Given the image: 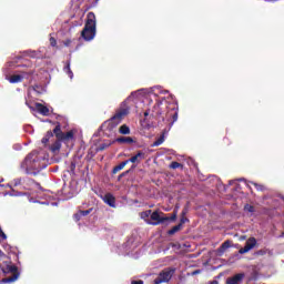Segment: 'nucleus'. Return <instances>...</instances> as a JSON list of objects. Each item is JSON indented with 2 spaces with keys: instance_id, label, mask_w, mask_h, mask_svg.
I'll list each match as a JSON object with an SVG mask.
<instances>
[{
  "instance_id": "f257e3e1",
  "label": "nucleus",
  "mask_w": 284,
  "mask_h": 284,
  "mask_svg": "<svg viewBox=\"0 0 284 284\" xmlns=\"http://www.w3.org/2000/svg\"><path fill=\"white\" fill-rule=\"evenodd\" d=\"M81 37L84 41H92V39L97 37V16L94 12H89L87 14V21L81 31Z\"/></svg>"
},
{
  "instance_id": "f03ea898",
  "label": "nucleus",
  "mask_w": 284,
  "mask_h": 284,
  "mask_svg": "<svg viewBox=\"0 0 284 284\" xmlns=\"http://www.w3.org/2000/svg\"><path fill=\"white\" fill-rule=\"evenodd\" d=\"M128 114V110H123L115 115H113L110 120H106L102 125L101 130L106 134V136H111L116 132V128H119L123 116Z\"/></svg>"
},
{
  "instance_id": "7ed1b4c3",
  "label": "nucleus",
  "mask_w": 284,
  "mask_h": 284,
  "mask_svg": "<svg viewBox=\"0 0 284 284\" xmlns=\"http://www.w3.org/2000/svg\"><path fill=\"white\" fill-rule=\"evenodd\" d=\"M24 170H41V158H39V152L32 151L27 155L21 164Z\"/></svg>"
},
{
  "instance_id": "20e7f679",
  "label": "nucleus",
  "mask_w": 284,
  "mask_h": 284,
  "mask_svg": "<svg viewBox=\"0 0 284 284\" xmlns=\"http://www.w3.org/2000/svg\"><path fill=\"white\" fill-rule=\"evenodd\" d=\"M151 221L153 222H148V225H163L166 221H176V211L171 216H165V213L154 211L151 215Z\"/></svg>"
},
{
  "instance_id": "39448f33",
  "label": "nucleus",
  "mask_w": 284,
  "mask_h": 284,
  "mask_svg": "<svg viewBox=\"0 0 284 284\" xmlns=\"http://www.w3.org/2000/svg\"><path fill=\"white\" fill-rule=\"evenodd\" d=\"M3 274H11V276L3 280L4 283H14L19 278V268L13 264H6L1 267Z\"/></svg>"
},
{
  "instance_id": "423d86ee",
  "label": "nucleus",
  "mask_w": 284,
  "mask_h": 284,
  "mask_svg": "<svg viewBox=\"0 0 284 284\" xmlns=\"http://www.w3.org/2000/svg\"><path fill=\"white\" fill-rule=\"evenodd\" d=\"M175 272L176 268H164L162 272L159 273L158 277L154 280V284L170 283Z\"/></svg>"
},
{
  "instance_id": "0eeeda50",
  "label": "nucleus",
  "mask_w": 284,
  "mask_h": 284,
  "mask_svg": "<svg viewBox=\"0 0 284 284\" xmlns=\"http://www.w3.org/2000/svg\"><path fill=\"white\" fill-rule=\"evenodd\" d=\"M256 237H248L247 241L245 242L244 247L240 248V253L241 254H247V252H250L251 250H254V247L256 246Z\"/></svg>"
},
{
  "instance_id": "6e6552de",
  "label": "nucleus",
  "mask_w": 284,
  "mask_h": 284,
  "mask_svg": "<svg viewBox=\"0 0 284 284\" xmlns=\"http://www.w3.org/2000/svg\"><path fill=\"white\" fill-rule=\"evenodd\" d=\"M100 199L109 205V207H116V197H114V194L112 193H106L104 195H101Z\"/></svg>"
},
{
  "instance_id": "1a4fd4ad",
  "label": "nucleus",
  "mask_w": 284,
  "mask_h": 284,
  "mask_svg": "<svg viewBox=\"0 0 284 284\" xmlns=\"http://www.w3.org/2000/svg\"><path fill=\"white\" fill-rule=\"evenodd\" d=\"M243 278H245V273H237L233 277H229L226 280V284H239L243 283Z\"/></svg>"
},
{
  "instance_id": "9d476101",
  "label": "nucleus",
  "mask_w": 284,
  "mask_h": 284,
  "mask_svg": "<svg viewBox=\"0 0 284 284\" xmlns=\"http://www.w3.org/2000/svg\"><path fill=\"white\" fill-rule=\"evenodd\" d=\"M115 143H120L121 145H132V143H136V140L131 136H120L115 139Z\"/></svg>"
},
{
  "instance_id": "9b49d317",
  "label": "nucleus",
  "mask_w": 284,
  "mask_h": 284,
  "mask_svg": "<svg viewBox=\"0 0 284 284\" xmlns=\"http://www.w3.org/2000/svg\"><path fill=\"white\" fill-rule=\"evenodd\" d=\"M145 159V152L138 151L135 155H133L131 159L125 160L128 163H141V161H144Z\"/></svg>"
},
{
  "instance_id": "f8f14e48",
  "label": "nucleus",
  "mask_w": 284,
  "mask_h": 284,
  "mask_svg": "<svg viewBox=\"0 0 284 284\" xmlns=\"http://www.w3.org/2000/svg\"><path fill=\"white\" fill-rule=\"evenodd\" d=\"M36 110L39 114H42V116H50V109L42 103L36 102Z\"/></svg>"
},
{
  "instance_id": "ddd939ff",
  "label": "nucleus",
  "mask_w": 284,
  "mask_h": 284,
  "mask_svg": "<svg viewBox=\"0 0 284 284\" xmlns=\"http://www.w3.org/2000/svg\"><path fill=\"white\" fill-rule=\"evenodd\" d=\"M49 150L52 152V154H59L61 151V140L55 141L53 144L49 146Z\"/></svg>"
},
{
  "instance_id": "4468645a",
  "label": "nucleus",
  "mask_w": 284,
  "mask_h": 284,
  "mask_svg": "<svg viewBox=\"0 0 284 284\" xmlns=\"http://www.w3.org/2000/svg\"><path fill=\"white\" fill-rule=\"evenodd\" d=\"M52 134L55 135V139L60 141L61 136H63V131H61V123L57 122L55 128L53 129Z\"/></svg>"
},
{
  "instance_id": "2eb2a0df",
  "label": "nucleus",
  "mask_w": 284,
  "mask_h": 284,
  "mask_svg": "<svg viewBox=\"0 0 284 284\" xmlns=\"http://www.w3.org/2000/svg\"><path fill=\"white\" fill-rule=\"evenodd\" d=\"M168 116H170L171 119H173L172 124L176 123V121H179V109H171L168 113Z\"/></svg>"
},
{
  "instance_id": "dca6fc26",
  "label": "nucleus",
  "mask_w": 284,
  "mask_h": 284,
  "mask_svg": "<svg viewBox=\"0 0 284 284\" xmlns=\"http://www.w3.org/2000/svg\"><path fill=\"white\" fill-rule=\"evenodd\" d=\"M74 139V131H68L67 133H62L60 141H72Z\"/></svg>"
},
{
  "instance_id": "f3484780",
  "label": "nucleus",
  "mask_w": 284,
  "mask_h": 284,
  "mask_svg": "<svg viewBox=\"0 0 284 284\" xmlns=\"http://www.w3.org/2000/svg\"><path fill=\"white\" fill-rule=\"evenodd\" d=\"M150 216L152 217V210H146L140 213V217L143 219V221L146 223H151L150 220H148Z\"/></svg>"
},
{
  "instance_id": "a211bd4d",
  "label": "nucleus",
  "mask_w": 284,
  "mask_h": 284,
  "mask_svg": "<svg viewBox=\"0 0 284 284\" xmlns=\"http://www.w3.org/2000/svg\"><path fill=\"white\" fill-rule=\"evenodd\" d=\"M8 81L11 82V83H21V81H23V75L13 74L8 79Z\"/></svg>"
},
{
  "instance_id": "6ab92c4d",
  "label": "nucleus",
  "mask_w": 284,
  "mask_h": 284,
  "mask_svg": "<svg viewBox=\"0 0 284 284\" xmlns=\"http://www.w3.org/2000/svg\"><path fill=\"white\" fill-rule=\"evenodd\" d=\"M64 72L70 77V79L74 78V73L72 72V69H70V61L64 62Z\"/></svg>"
},
{
  "instance_id": "aec40b11",
  "label": "nucleus",
  "mask_w": 284,
  "mask_h": 284,
  "mask_svg": "<svg viewBox=\"0 0 284 284\" xmlns=\"http://www.w3.org/2000/svg\"><path fill=\"white\" fill-rule=\"evenodd\" d=\"M125 165H128L126 160L121 162L119 165L114 166L112 170V174H116L118 172H121V170H123V168H125Z\"/></svg>"
},
{
  "instance_id": "412c9836",
  "label": "nucleus",
  "mask_w": 284,
  "mask_h": 284,
  "mask_svg": "<svg viewBox=\"0 0 284 284\" xmlns=\"http://www.w3.org/2000/svg\"><path fill=\"white\" fill-rule=\"evenodd\" d=\"M181 230H183V226H181V224H178L173 226L171 230H169L168 234L169 236H174V234H176V232H181Z\"/></svg>"
},
{
  "instance_id": "4be33fe9",
  "label": "nucleus",
  "mask_w": 284,
  "mask_h": 284,
  "mask_svg": "<svg viewBox=\"0 0 284 284\" xmlns=\"http://www.w3.org/2000/svg\"><path fill=\"white\" fill-rule=\"evenodd\" d=\"M52 136H54V133H52V131H48L47 134L44 135V138H42V143L43 145H48L50 139H52Z\"/></svg>"
},
{
  "instance_id": "5701e85b",
  "label": "nucleus",
  "mask_w": 284,
  "mask_h": 284,
  "mask_svg": "<svg viewBox=\"0 0 284 284\" xmlns=\"http://www.w3.org/2000/svg\"><path fill=\"white\" fill-rule=\"evenodd\" d=\"M161 105L154 104L153 112L151 113V116H161Z\"/></svg>"
},
{
  "instance_id": "b1692460",
  "label": "nucleus",
  "mask_w": 284,
  "mask_h": 284,
  "mask_svg": "<svg viewBox=\"0 0 284 284\" xmlns=\"http://www.w3.org/2000/svg\"><path fill=\"white\" fill-rule=\"evenodd\" d=\"M119 132L120 134H130V126H128L126 124H123L119 128Z\"/></svg>"
},
{
  "instance_id": "393cba45",
  "label": "nucleus",
  "mask_w": 284,
  "mask_h": 284,
  "mask_svg": "<svg viewBox=\"0 0 284 284\" xmlns=\"http://www.w3.org/2000/svg\"><path fill=\"white\" fill-rule=\"evenodd\" d=\"M230 247H232V241L227 240L221 245L220 250H222V252H225V250H230Z\"/></svg>"
},
{
  "instance_id": "a878e982",
  "label": "nucleus",
  "mask_w": 284,
  "mask_h": 284,
  "mask_svg": "<svg viewBox=\"0 0 284 284\" xmlns=\"http://www.w3.org/2000/svg\"><path fill=\"white\" fill-rule=\"evenodd\" d=\"M112 143H102L97 148V152H103V150H108Z\"/></svg>"
},
{
  "instance_id": "bb28decb",
  "label": "nucleus",
  "mask_w": 284,
  "mask_h": 284,
  "mask_svg": "<svg viewBox=\"0 0 284 284\" xmlns=\"http://www.w3.org/2000/svg\"><path fill=\"white\" fill-rule=\"evenodd\" d=\"M244 212H250L251 214H254V212H256V210L254 209V206L252 204H245Z\"/></svg>"
},
{
  "instance_id": "cd10ccee",
  "label": "nucleus",
  "mask_w": 284,
  "mask_h": 284,
  "mask_svg": "<svg viewBox=\"0 0 284 284\" xmlns=\"http://www.w3.org/2000/svg\"><path fill=\"white\" fill-rule=\"evenodd\" d=\"M179 168H183V164L182 163H179V162H172L170 164V169L171 170H179Z\"/></svg>"
},
{
  "instance_id": "c85d7f7f",
  "label": "nucleus",
  "mask_w": 284,
  "mask_h": 284,
  "mask_svg": "<svg viewBox=\"0 0 284 284\" xmlns=\"http://www.w3.org/2000/svg\"><path fill=\"white\" fill-rule=\"evenodd\" d=\"M163 141H165V139L163 136L159 138L154 143H153V148H159V145H161L163 143Z\"/></svg>"
},
{
  "instance_id": "c756f323",
  "label": "nucleus",
  "mask_w": 284,
  "mask_h": 284,
  "mask_svg": "<svg viewBox=\"0 0 284 284\" xmlns=\"http://www.w3.org/2000/svg\"><path fill=\"white\" fill-rule=\"evenodd\" d=\"M69 170L71 172V174H74L75 170H77V162L75 161H72L70 166H69Z\"/></svg>"
},
{
  "instance_id": "7c9ffc66",
  "label": "nucleus",
  "mask_w": 284,
  "mask_h": 284,
  "mask_svg": "<svg viewBox=\"0 0 284 284\" xmlns=\"http://www.w3.org/2000/svg\"><path fill=\"white\" fill-rule=\"evenodd\" d=\"M185 223H190V219H187L185 216H181L179 225H181V227H183V225H185Z\"/></svg>"
},
{
  "instance_id": "2f4dec72",
  "label": "nucleus",
  "mask_w": 284,
  "mask_h": 284,
  "mask_svg": "<svg viewBox=\"0 0 284 284\" xmlns=\"http://www.w3.org/2000/svg\"><path fill=\"white\" fill-rule=\"evenodd\" d=\"M50 45L51 48H57V39L54 37H51L49 39Z\"/></svg>"
},
{
  "instance_id": "473e14b6",
  "label": "nucleus",
  "mask_w": 284,
  "mask_h": 284,
  "mask_svg": "<svg viewBox=\"0 0 284 284\" xmlns=\"http://www.w3.org/2000/svg\"><path fill=\"white\" fill-rule=\"evenodd\" d=\"M265 254H267L266 250H258L255 252V256H265Z\"/></svg>"
},
{
  "instance_id": "72a5a7b5",
  "label": "nucleus",
  "mask_w": 284,
  "mask_h": 284,
  "mask_svg": "<svg viewBox=\"0 0 284 284\" xmlns=\"http://www.w3.org/2000/svg\"><path fill=\"white\" fill-rule=\"evenodd\" d=\"M128 174H130V170L122 172L119 176H118V181H121L123 179V176H128Z\"/></svg>"
},
{
  "instance_id": "f704fd0d",
  "label": "nucleus",
  "mask_w": 284,
  "mask_h": 284,
  "mask_svg": "<svg viewBox=\"0 0 284 284\" xmlns=\"http://www.w3.org/2000/svg\"><path fill=\"white\" fill-rule=\"evenodd\" d=\"M79 212H80L81 216H88L92 212V209L79 211Z\"/></svg>"
},
{
  "instance_id": "c9c22d12",
  "label": "nucleus",
  "mask_w": 284,
  "mask_h": 284,
  "mask_svg": "<svg viewBox=\"0 0 284 284\" xmlns=\"http://www.w3.org/2000/svg\"><path fill=\"white\" fill-rule=\"evenodd\" d=\"M253 185L256 187V191H257V192H263V190H264V186H263V185L257 184V183H253Z\"/></svg>"
},
{
  "instance_id": "e433bc0d",
  "label": "nucleus",
  "mask_w": 284,
  "mask_h": 284,
  "mask_svg": "<svg viewBox=\"0 0 284 284\" xmlns=\"http://www.w3.org/2000/svg\"><path fill=\"white\" fill-rule=\"evenodd\" d=\"M6 239H8V236L6 235L3 230H1V227H0V241H6Z\"/></svg>"
},
{
  "instance_id": "4c0bfd02",
  "label": "nucleus",
  "mask_w": 284,
  "mask_h": 284,
  "mask_svg": "<svg viewBox=\"0 0 284 284\" xmlns=\"http://www.w3.org/2000/svg\"><path fill=\"white\" fill-rule=\"evenodd\" d=\"M81 216L82 215H81L80 211L73 215V217L75 219L77 222L81 221Z\"/></svg>"
},
{
  "instance_id": "58836bf2",
  "label": "nucleus",
  "mask_w": 284,
  "mask_h": 284,
  "mask_svg": "<svg viewBox=\"0 0 284 284\" xmlns=\"http://www.w3.org/2000/svg\"><path fill=\"white\" fill-rule=\"evenodd\" d=\"M63 43H64V45H65L67 48H69V45L72 44V40L67 39Z\"/></svg>"
},
{
  "instance_id": "ea45409f",
  "label": "nucleus",
  "mask_w": 284,
  "mask_h": 284,
  "mask_svg": "<svg viewBox=\"0 0 284 284\" xmlns=\"http://www.w3.org/2000/svg\"><path fill=\"white\" fill-rule=\"evenodd\" d=\"M131 284H143V281L140 280V281H132Z\"/></svg>"
},
{
  "instance_id": "a19ab883",
  "label": "nucleus",
  "mask_w": 284,
  "mask_h": 284,
  "mask_svg": "<svg viewBox=\"0 0 284 284\" xmlns=\"http://www.w3.org/2000/svg\"><path fill=\"white\" fill-rule=\"evenodd\" d=\"M185 214H187V211L183 210L182 213H181V216H185Z\"/></svg>"
},
{
  "instance_id": "79ce46f5",
  "label": "nucleus",
  "mask_w": 284,
  "mask_h": 284,
  "mask_svg": "<svg viewBox=\"0 0 284 284\" xmlns=\"http://www.w3.org/2000/svg\"><path fill=\"white\" fill-rule=\"evenodd\" d=\"M144 116H150V111H145Z\"/></svg>"
},
{
  "instance_id": "37998d69",
  "label": "nucleus",
  "mask_w": 284,
  "mask_h": 284,
  "mask_svg": "<svg viewBox=\"0 0 284 284\" xmlns=\"http://www.w3.org/2000/svg\"><path fill=\"white\" fill-rule=\"evenodd\" d=\"M16 185H21V180H17Z\"/></svg>"
},
{
  "instance_id": "c03bdc74",
  "label": "nucleus",
  "mask_w": 284,
  "mask_h": 284,
  "mask_svg": "<svg viewBox=\"0 0 284 284\" xmlns=\"http://www.w3.org/2000/svg\"><path fill=\"white\" fill-rule=\"evenodd\" d=\"M211 284H219V281L214 280L211 282Z\"/></svg>"
},
{
  "instance_id": "a18cd8bd",
  "label": "nucleus",
  "mask_w": 284,
  "mask_h": 284,
  "mask_svg": "<svg viewBox=\"0 0 284 284\" xmlns=\"http://www.w3.org/2000/svg\"><path fill=\"white\" fill-rule=\"evenodd\" d=\"M193 274H199V271H195Z\"/></svg>"
},
{
  "instance_id": "49530a36",
  "label": "nucleus",
  "mask_w": 284,
  "mask_h": 284,
  "mask_svg": "<svg viewBox=\"0 0 284 284\" xmlns=\"http://www.w3.org/2000/svg\"><path fill=\"white\" fill-rule=\"evenodd\" d=\"M1 254H3V252H1V250H0V256H1Z\"/></svg>"
}]
</instances>
